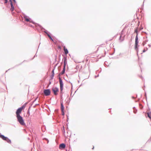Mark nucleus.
<instances>
[{"mask_svg": "<svg viewBox=\"0 0 151 151\" xmlns=\"http://www.w3.org/2000/svg\"><path fill=\"white\" fill-rule=\"evenodd\" d=\"M24 18L25 19V21L27 22H29L31 23H32L33 24L35 25V26L37 27H38L40 29L42 30H42L43 29L44 30V32L46 33L48 36V37L50 38V40H51L52 42H54V40L52 37L50 35L51 34H50V32H48L47 30H46L45 28L43 27L41 25H40L38 24H37L34 22L30 18H28V16L26 15H24Z\"/></svg>", "mask_w": 151, "mask_h": 151, "instance_id": "f257e3e1", "label": "nucleus"}, {"mask_svg": "<svg viewBox=\"0 0 151 151\" xmlns=\"http://www.w3.org/2000/svg\"><path fill=\"white\" fill-rule=\"evenodd\" d=\"M139 43V39L138 36L136 35L135 39V43L134 45V49L136 50L137 53L138 52V47L139 45H138Z\"/></svg>", "mask_w": 151, "mask_h": 151, "instance_id": "f03ea898", "label": "nucleus"}, {"mask_svg": "<svg viewBox=\"0 0 151 151\" xmlns=\"http://www.w3.org/2000/svg\"><path fill=\"white\" fill-rule=\"evenodd\" d=\"M17 121L22 125L24 126L26 124L24 122L23 117L21 116H17Z\"/></svg>", "mask_w": 151, "mask_h": 151, "instance_id": "7ed1b4c3", "label": "nucleus"}, {"mask_svg": "<svg viewBox=\"0 0 151 151\" xmlns=\"http://www.w3.org/2000/svg\"><path fill=\"white\" fill-rule=\"evenodd\" d=\"M52 90L54 95L57 96L58 95V92L59 91V89L58 87H52Z\"/></svg>", "mask_w": 151, "mask_h": 151, "instance_id": "20e7f679", "label": "nucleus"}, {"mask_svg": "<svg viewBox=\"0 0 151 151\" xmlns=\"http://www.w3.org/2000/svg\"><path fill=\"white\" fill-rule=\"evenodd\" d=\"M43 93L45 96H49L50 95L51 91L50 89H44L43 90Z\"/></svg>", "mask_w": 151, "mask_h": 151, "instance_id": "39448f33", "label": "nucleus"}, {"mask_svg": "<svg viewBox=\"0 0 151 151\" xmlns=\"http://www.w3.org/2000/svg\"><path fill=\"white\" fill-rule=\"evenodd\" d=\"M22 111L21 108H18L16 112V116H21L20 114H21Z\"/></svg>", "mask_w": 151, "mask_h": 151, "instance_id": "423d86ee", "label": "nucleus"}, {"mask_svg": "<svg viewBox=\"0 0 151 151\" xmlns=\"http://www.w3.org/2000/svg\"><path fill=\"white\" fill-rule=\"evenodd\" d=\"M3 140L6 141L9 144L11 143V141L7 137L4 136L3 139Z\"/></svg>", "mask_w": 151, "mask_h": 151, "instance_id": "0eeeda50", "label": "nucleus"}, {"mask_svg": "<svg viewBox=\"0 0 151 151\" xmlns=\"http://www.w3.org/2000/svg\"><path fill=\"white\" fill-rule=\"evenodd\" d=\"M9 1L10 2V5L11 6V8L10 9V10L11 12H12L14 10V6L13 5V4L12 2V0H9Z\"/></svg>", "mask_w": 151, "mask_h": 151, "instance_id": "6e6552de", "label": "nucleus"}, {"mask_svg": "<svg viewBox=\"0 0 151 151\" xmlns=\"http://www.w3.org/2000/svg\"><path fill=\"white\" fill-rule=\"evenodd\" d=\"M65 144L64 143H62L59 146V148L60 149L62 150L65 148Z\"/></svg>", "mask_w": 151, "mask_h": 151, "instance_id": "1a4fd4ad", "label": "nucleus"}, {"mask_svg": "<svg viewBox=\"0 0 151 151\" xmlns=\"http://www.w3.org/2000/svg\"><path fill=\"white\" fill-rule=\"evenodd\" d=\"M65 67L66 66H63V70L61 73H60L58 75L59 76H60L61 75H62L65 73Z\"/></svg>", "mask_w": 151, "mask_h": 151, "instance_id": "9d476101", "label": "nucleus"}, {"mask_svg": "<svg viewBox=\"0 0 151 151\" xmlns=\"http://www.w3.org/2000/svg\"><path fill=\"white\" fill-rule=\"evenodd\" d=\"M59 79L60 84V86H63V83L62 80L60 77H59Z\"/></svg>", "mask_w": 151, "mask_h": 151, "instance_id": "9b49d317", "label": "nucleus"}, {"mask_svg": "<svg viewBox=\"0 0 151 151\" xmlns=\"http://www.w3.org/2000/svg\"><path fill=\"white\" fill-rule=\"evenodd\" d=\"M64 50V53L65 55H67L68 53V51L67 49L65 47V46L63 47Z\"/></svg>", "mask_w": 151, "mask_h": 151, "instance_id": "f8f14e48", "label": "nucleus"}, {"mask_svg": "<svg viewBox=\"0 0 151 151\" xmlns=\"http://www.w3.org/2000/svg\"><path fill=\"white\" fill-rule=\"evenodd\" d=\"M124 36L123 37H122V33L119 37V40L120 41V42H122L124 40Z\"/></svg>", "mask_w": 151, "mask_h": 151, "instance_id": "ddd939ff", "label": "nucleus"}, {"mask_svg": "<svg viewBox=\"0 0 151 151\" xmlns=\"http://www.w3.org/2000/svg\"><path fill=\"white\" fill-rule=\"evenodd\" d=\"M60 104H61V107L60 108H61V111L64 110V105L63 104V102H61L60 103Z\"/></svg>", "mask_w": 151, "mask_h": 151, "instance_id": "4468645a", "label": "nucleus"}, {"mask_svg": "<svg viewBox=\"0 0 151 151\" xmlns=\"http://www.w3.org/2000/svg\"><path fill=\"white\" fill-rule=\"evenodd\" d=\"M46 129V127L44 125L43 126H42V130L43 132H45V131Z\"/></svg>", "mask_w": 151, "mask_h": 151, "instance_id": "2eb2a0df", "label": "nucleus"}, {"mask_svg": "<svg viewBox=\"0 0 151 151\" xmlns=\"http://www.w3.org/2000/svg\"><path fill=\"white\" fill-rule=\"evenodd\" d=\"M138 27H136V28L134 30V32L136 34V35H137V36H138Z\"/></svg>", "mask_w": 151, "mask_h": 151, "instance_id": "dca6fc26", "label": "nucleus"}, {"mask_svg": "<svg viewBox=\"0 0 151 151\" xmlns=\"http://www.w3.org/2000/svg\"><path fill=\"white\" fill-rule=\"evenodd\" d=\"M148 117L151 119V112H148L147 114Z\"/></svg>", "mask_w": 151, "mask_h": 151, "instance_id": "f3484780", "label": "nucleus"}, {"mask_svg": "<svg viewBox=\"0 0 151 151\" xmlns=\"http://www.w3.org/2000/svg\"><path fill=\"white\" fill-rule=\"evenodd\" d=\"M26 104V103H25V104H24L22 106L20 107H19V108H21V109L22 110L23 109H24L25 108Z\"/></svg>", "mask_w": 151, "mask_h": 151, "instance_id": "a211bd4d", "label": "nucleus"}, {"mask_svg": "<svg viewBox=\"0 0 151 151\" xmlns=\"http://www.w3.org/2000/svg\"><path fill=\"white\" fill-rule=\"evenodd\" d=\"M148 40H146L144 41L142 44V45L144 46L146 44L147 42H148Z\"/></svg>", "mask_w": 151, "mask_h": 151, "instance_id": "6ab92c4d", "label": "nucleus"}, {"mask_svg": "<svg viewBox=\"0 0 151 151\" xmlns=\"http://www.w3.org/2000/svg\"><path fill=\"white\" fill-rule=\"evenodd\" d=\"M31 107V106H30L27 111V114L28 115V116L30 115V112H29V109Z\"/></svg>", "mask_w": 151, "mask_h": 151, "instance_id": "aec40b11", "label": "nucleus"}, {"mask_svg": "<svg viewBox=\"0 0 151 151\" xmlns=\"http://www.w3.org/2000/svg\"><path fill=\"white\" fill-rule=\"evenodd\" d=\"M67 64V61H64V65L63 66H66Z\"/></svg>", "mask_w": 151, "mask_h": 151, "instance_id": "412c9836", "label": "nucleus"}, {"mask_svg": "<svg viewBox=\"0 0 151 151\" xmlns=\"http://www.w3.org/2000/svg\"><path fill=\"white\" fill-rule=\"evenodd\" d=\"M4 136V135L2 134L1 133H0V137L2 139H3Z\"/></svg>", "mask_w": 151, "mask_h": 151, "instance_id": "4be33fe9", "label": "nucleus"}, {"mask_svg": "<svg viewBox=\"0 0 151 151\" xmlns=\"http://www.w3.org/2000/svg\"><path fill=\"white\" fill-rule=\"evenodd\" d=\"M139 107L141 109H142L143 108V106L141 104L139 103Z\"/></svg>", "mask_w": 151, "mask_h": 151, "instance_id": "5701e85b", "label": "nucleus"}, {"mask_svg": "<svg viewBox=\"0 0 151 151\" xmlns=\"http://www.w3.org/2000/svg\"><path fill=\"white\" fill-rule=\"evenodd\" d=\"M54 76V75L53 74H52L50 76V80H52L53 79Z\"/></svg>", "mask_w": 151, "mask_h": 151, "instance_id": "b1692460", "label": "nucleus"}, {"mask_svg": "<svg viewBox=\"0 0 151 151\" xmlns=\"http://www.w3.org/2000/svg\"><path fill=\"white\" fill-rule=\"evenodd\" d=\"M67 55H66V56H64V61H67Z\"/></svg>", "mask_w": 151, "mask_h": 151, "instance_id": "393cba45", "label": "nucleus"}, {"mask_svg": "<svg viewBox=\"0 0 151 151\" xmlns=\"http://www.w3.org/2000/svg\"><path fill=\"white\" fill-rule=\"evenodd\" d=\"M60 90L61 91H63V86H60Z\"/></svg>", "mask_w": 151, "mask_h": 151, "instance_id": "a878e982", "label": "nucleus"}, {"mask_svg": "<svg viewBox=\"0 0 151 151\" xmlns=\"http://www.w3.org/2000/svg\"><path fill=\"white\" fill-rule=\"evenodd\" d=\"M60 97L62 99V96H63V92L62 91L60 92Z\"/></svg>", "mask_w": 151, "mask_h": 151, "instance_id": "bb28decb", "label": "nucleus"}, {"mask_svg": "<svg viewBox=\"0 0 151 151\" xmlns=\"http://www.w3.org/2000/svg\"><path fill=\"white\" fill-rule=\"evenodd\" d=\"M137 112V110L136 109H134V110L133 111V112L134 114H136Z\"/></svg>", "mask_w": 151, "mask_h": 151, "instance_id": "cd10ccee", "label": "nucleus"}, {"mask_svg": "<svg viewBox=\"0 0 151 151\" xmlns=\"http://www.w3.org/2000/svg\"><path fill=\"white\" fill-rule=\"evenodd\" d=\"M61 112H62V115L63 116L64 115H65V112H64V110L61 111Z\"/></svg>", "mask_w": 151, "mask_h": 151, "instance_id": "c85d7f7f", "label": "nucleus"}, {"mask_svg": "<svg viewBox=\"0 0 151 151\" xmlns=\"http://www.w3.org/2000/svg\"><path fill=\"white\" fill-rule=\"evenodd\" d=\"M52 74H53L54 75H55L54 69H52Z\"/></svg>", "mask_w": 151, "mask_h": 151, "instance_id": "c756f323", "label": "nucleus"}, {"mask_svg": "<svg viewBox=\"0 0 151 151\" xmlns=\"http://www.w3.org/2000/svg\"><path fill=\"white\" fill-rule=\"evenodd\" d=\"M44 139H45V140L46 141H47V143H48L49 141L48 139H47V138H44Z\"/></svg>", "mask_w": 151, "mask_h": 151, "instance_id": "7c9ffc66", "label": "nucleus"}, {"mask_svg": "<svg viewBox=\"0 0 151 151\" xmlns=\"http://www.w3.org/2000/svg\"><path fill=\"white\" fill-rule=\"evenodd\" d=\"M58 109H55V112L56 113H57L58 112Z\"/></svg>", "mask_w": 151, "mask_h": 151, "instance_id": "2f4dec72", "label": "nucleus"}, {"mask_svg": "<svg viewBox=\"0 0 151 151\" xmlns=\"http://www.w3.org/2000/svg\"><path fill=\"white\" fill-rule=\"evenodd\" d=\"M139 77L142 79V81H144V79L142 76H139Z\"/></svg>", "mask_w": 151, "mask_h": 151, "instance_id": "473e14b6", "label": "nucleus"}, {"mask_svg": "<svg viewBox=\"0 0 151 151\" xmlns=\"http://www.w3.org/2000/svg\"><path fill=\"white\" fill-rule=\"evenodd\" d=\"M4 0L5 1V2H4L5 4L7 3L8 2V0Z\"/></svg>", "mask_w": 151, "mask_h": 151, "instance_id": "72a5a7b5", "label": "nucleus"}, {"mask_svg": "<svg viewBox=\"0 0 151 151\" xmlns=\"http://www.w3.org/2000/svg\"><path fill=\"white\" fill-rule=\"evenodd\" d=\"M13 0V1H14V2L16 4V5H17V2L16 1V0Z\"/></svg>", "mask_w": 151, "mask_h": 151, "instance_id": "f704fd0d", "label": "nucleus"}, {"mask_svg": "<svg viewBox=\"0 0 151 151\" xmlns=\"http://www.w3.org/2000/svg\"><path fill=\"white\" fill-rule=\"evenodd\" d=\"M115 50L114 49V52L113 53H112L111 54H110V55H113L114 54V52H115Z\"/></svg>", "mask_w": 151, "mask_h": 151, "instance_id": "c9c22d12", "label": "nucleus"}, {"mask_svg": "<svg viewBox=\"0 0 151 151\" xmlns=\"http://www.w3.org/2000/svg\"><path fill=\"white\" fill-rule=\"evenodd\" d=\"M145 96L146 97V99L147 100V98L146 93V92H145Z\"/></svg>", "mask_w": 151, "mask_h": 151, "instance_id": "e433bc0d", "label": "nucleus"}, {"mask_svg": "<svg viewBox=\"0 0 151 151\" xmlns=\"http://www.w3.org/2000/svg\"><path fill=\"white\" fill-rule=\"evenodd\" d=\"M148 141V142H150L151 141V138L149 139L148 140V141Z\"/></svg>", "mask_w": 151, "mask_h": 151, "instance_id": "4c0bfd02", "label": "nucleus"}, {"mask_svg": "<svg viewBox=\"0 0 151 151\" xmlns=\"http://www.w3.org/2000/svg\"><path fill=\"white\" fill-rule=\"evenodd\" d=\"M146 51V50H145V49H144L143 50V52H145Z\"/></svg>", "mask_w": 151, "mask_h": 151, "instance_id": "58836bf2", "label": "nucleus"}, {"mask_svg": "<svg viewBox=\"0 0 151 151\" xmlns=\"http://www.w3.org/2000/svg\"><path fill=\"white\" fill-rule=\"evenodd\" d=\"M57 65V64H56V65H55V66L53 68V69H54V70H55V68L56 66V65Z\"/></svg>", "mask_w": 151, "mask_h": 151, "instance_id": "ea45409f", "label": "nucleus"}, {"mask_svg": "<svg viewBox=\"0 0 151 151\" xmlns=\"http://www.w3.org/2000/svg\"><path fill=\"white\" fill-rule=\"evenodd\" d=\"M38 98V97H37L36 98L35 100H34L33 101V103L34 102H35L37 99Z\"/></svg>", "mask_w": 151, "mask_h": 151, "instance_id": "a19ab883", "label": "nucleus"}, {"mask_svg": "<svg viewBox=\"0 0 151 151\" xmlns=\"http://www.w3.org/2000/svg\"><path fill=\"white\" fill-rule=\"evenodd\" d=\"M67 122H68V119H69L68 116L67 115Z\"/></svg>", "mask_w": 151, "mask_h": 151, "instance_id": "79ce46f5", "label": "nucleus"}, {"mask_svg": "<svg viewBox=\"0 0 151 151\" xmlns=\"http://www.w3.org/2000/svg\"><path fill=\"white\" fill-rule=\"evenodd\" d=\"M58 48L59 49H61V47L60 46H59L58 47Z\"/></svg>", "mask_w": 151, "mask_h": 151, "instance_id": "37998d69", "label": "nucleus"}, {"mask_svg": "<svg viewBox=\"0 0 151 151\" xmlns=\"http://www.w3.org/2000/svg\"><path fill=\"white\" fill-rule=\"evenodd\" d=\"M29 26L31 27H34V26H32V25L31 24H30L29 25Z\"/></svg>", "mask_w": 151, "mask_h": 151, "instance_id": "c03bdc74", "label": "nucleus"}, {"mask_svg": "<svg viewBox=\"0 0 151 151\" xmlns=\"http://www.w3.org/2000/svg\"><path fill=\"white\" fill-rule=\"evenodd\" d=\"M99 76V75L98 74L97 76H95V78H96L97 77H98Z\"/></svg>", "mask_w": 151, "mask_h": 151, "instance_id": "a18cd8bd", "label": "nucleus"}, {"mask_svg": "<svg viewBox=\"0 0 151 151\" xmlns=\"http://www.w3.org/2000/svg\"><path fill=\"white\" fill-rule=\"evenodd\" d=\"M36 56H37V55H36V54L34 56V57H33V58L32 59H33Z\"/></svg>", "mask_w": 151, "mask_h": 151, "instance_id": "49530a36", "label": "nucleus"}, {"mask_svg": "<svg viewBox=\"0 0 151 151\" xmlns=\"http://www.w3.org/2000/svg\"><path fill=\"white\" fill-rule=\"evenodd\" d=\"M69 83H70L71 84V86H72V88H73V85L72 83H71L70 81L69 82Z\"/></svg>", "mask_w": 151, "mask_h": 151, "instance_id": "de8ad7c7", "label": "nucleus"}, {"mask_svg": "<svg viewBox=\"0 0 151 151\" xmlns=\"http://www.w3.org/2000/svg\"><path fill=\"white\" fill-rule=\"evenodd\" d=\"M139 22H138V26L137 27H138H138L139 25Z\"/></svg>", "mask_w": 151, "mask_h": 151, "instance_id": "09e8293b", "label": "nucleus"}, {"mask_svg": "<svg viewBox=\"0 0 151 151\" xmlns=\"http://www.w3.org/2000/svg\"><path fill=\"white\" fill-rule=\"evenodd\" d=\"M50 81H49V84H51V82L50 81Z\"/></svg>", "mask_w": 151, "mask_h": 151, "instance_id": "8fccbe9b", "label": "nucleus"}, {"mask_svg": "<svg viewBox=\"0 0 151 151\" xmlns=\"http://www.w3.org/2000/svg\"><path fill=\"white\" fill-rule=\"evenodd\" d=\"M132 98L133 99H134L135 98L133 96H132Z\"/></svg>", "mask_w": 151, "mask_h": 151, "instance_id": "3c124183", "label": "nucleus"}, {"mask_svg": "<svg viewBox=\"0 0 151 151\" xmlns=\"http://www.w3.org/2000/svg\"><path fill=\"white\" fill-rule=\"evenodd\" d=\"M148 46H149V47H150L151 46V45H150V44H149Z\"/></svg>", "mask_w": 151, "mask_h": 151, "instance_id": "603ef678", "label": "nucleus"}, {"mask_svg": "<svg viewBox=\"0 0 151 151\" xmlns=\"http://www.w3.org/2000/svg\"><path fill=\"white\" fill-rule=\"evenodd\" d=\"M133 108L134 109H135V107H133Z\"/></svg>", "mask_w": 151, "mask_h": 151, "instance_id": "864d4df0", "label": "nucleus"}, {"mask_svg": "<svg viewBox=\"0 0 151 151\" xmlns=\"http://www.w3.org/2000/svg\"><path fill=\"white\" fill-rule=\"evenodd\" d=\"M143 29V27L141 28L140 29V30H141L142 29Z\"/></svg>", "mask_w": 151, "mask_h": 151, "instance_id": "5fc2aeb1", "label": "nucleus"}, {"mask_svg": "<svg viewBox=\"0 0 151 151\" xmlns=\"http://www.w3.org/2000/svg\"><path fill=\"white\" fill-rule=\"evenodd\" d=\"M57 56V55H56L55 56V57H56V58H55V60H56Z\"/></svg>", "mask_w": 151, "mask_h": 151, "instance_id": "6e6d98bb", "label": "nucleus"}, {"mask_svg": "<svg viewBox=\"0 0 151 151\" xmlns=\"http://www.w3.org/2000/svg\"><path fill=\"white\" fill-rule=\"evenodd\" d=\"M39 105L38 104H35V106H37V105Z\"/></svg>", "mask_w": 151, "mask_h": 151, "instance_id": "4d7b16f0", "label": "nucleus"}, {"mask_svg": "<svg viewBox=\"0 0 151 151\" xmlns=\"http://www.w3.org/2000/svg\"><path fill=\"white\" fill-rule=\"evenodd\" d=\"M145 1V0H144V1H143V5H142L143 6V5H144V2Z\"/></svg>", "mask_w": 151, "mask_h": 151, "instance_id": "13d9d810", "label": "nucleus"}, {"mask_svg": "<svg viewBox=\"0 0 151 151\" xmlns=\"http://www.w3.org/2000/svg\"><path fill=\"white\" fill-rule=\"evenodd\" d=\"M63 130H64V131L65 132V130L64 127H63Z\"/></svg>", "mask_w": 151, "mask_h": 151, "instance_id": "bf43d9fd", "label": "nucleus"}, {"mask_svg": "<svg viewBox=\"0 0 151 151\" xmlns=\"http://www.w3.org/2000/svg\"><path fill=\"white\" fill-rule=\"evenodd\" d=\"M146 50H147L148 49V48H147V47H146Z\"/></svg>", "mask_w": 151, "mask_h": 151, "instance_id": "052dcab7", "label": "nucleus"}, {"mask_svg": "<svg viewBox=\"0 0 151 151\" xmlns=\"http://www.w3.org/2000/svg\"><path fill=\"white\" fill-rule=\"evenodd\" d=\"M106 62H105L104 63V65H105V64H106Z\"/></svg>", "mask_w": 151, "mask_h": 151, "instance_id": "680f3d73", "label": "nucleus"}, {"mask_svg": "<svg viewBox=\"0 0 151 151\" xmlns=\"http://www.w3.org/2000/svg\"><path fill=\"white\" fill-rule=\"evenodd\" d=\"M105 65H106L107 66H107V65H106V64H105Z\"/></svg>", "mask_w": 151, "mask_h": 151, "instance_id": "e2e57ef3", "label": "nucleus"}, {"mask_svg": "<svg viewBox=\"0 0 151 151\" xmlns=\"http://www.w3.org/2000/svg\"><path fill=\"white\" fill-rule=\"evenodd\" d=\"M104 52H105V54H106V51H104Z\"/></svg>", "mask_w": 151, "mask_h": 151, "instance_id": "0e129e2a", "label": "nucleus"}, {"mask_svg": "<svg viewBox=\"0 0 151 151\" xmlns=\"http://www.w3.org/2000/svg\"><path fill=\"white\" fill-rule=\"evenodd\" d=\"M94 147H93V148H92V149H93Z\"/></svg>", "mask_w": 151, "mask_h": 151, "instance_id": "69168bd1", "label": "nucleus"}, {"mask_svg": "<svg viewBox=\"0 0 151 151\" xmlns=\"http://www.w3.org/2000/svg\"><path fill=\"white\" fill-rule=\"evenodd\" d=\"M28 139L29 140V139H30L29 138H28Z\"/></svg>", "mask_w": 151, "mask_h": 151, "instance_id": "338daca9", "label": "nucleus"}, {"mask_svg": "<svg viewBox=\"0 0 151 151\" xmlns=\"http://www.w3.org/2000/svg\"><path fill=\"white\" fill-rule=\"evenodd\" d=\"M146 34H147V33H146V32H144Z\"/></svg>", "mask_w": 151, "mask_h": 151, "instance_id": "774afa93", "label": "nucleus"}]
</instances>
